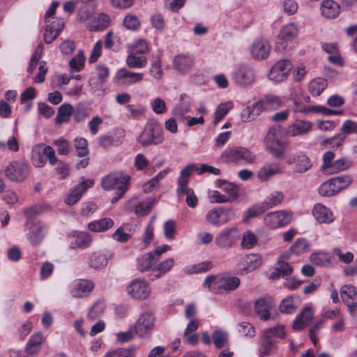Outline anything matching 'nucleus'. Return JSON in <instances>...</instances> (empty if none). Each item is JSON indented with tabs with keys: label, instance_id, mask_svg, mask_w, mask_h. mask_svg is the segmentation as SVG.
<instances>
[{
	"label": "nucleus",
	"instance_id": "nucleus-59",
	"mask_svg": "<svg viewBox=\"0 0 357 357\" xmlns=\"http://www.w3.org/2000/svg\"><path fill=\"white\" fill-rule=\"evenodd\" d=\"M309 250V243L305 238L298 239L290 248L291 253L299 255Z\"/></svg>",
	"mask_w": 357,
	"mask_h": 357
},
{
	"label": "nucleus",
	"instance_id": "nucleus-14",
	"mask_svg": "<svg viewBox=\"0 0 357 357\" xmlns=\"http://www.w3.org/2000/svg\"><path fill=\"white\" fill-rule=\"evenodd\" d=\"M340 294L349 314L354 315L357 310V288L352 284H344L341 287Z\"/></svg>",
	"mask_w": 357,
	"mask_h": 357
},
{
	"label": "nucleus",
	"instance_id": "nucleus-15",
	"mask_svg": "<svg viewBox=\"0 0 357 357\" xmlns=\"http://www.w3.org/2000/svg\"><path fill=\"white\" fill-rule=\"evenodd\" d=\"M291 68L292 64L289 60H280L271 68L268 78L275 82H282L287 78Z\"/></svg>",
	"mask_w": 357,
	"mask_h": 357
},
{
	"label": "nucleus",
	"instance_id": "nucleus-45",
	"mask_svg": "<svg viewBox=\"0 0 357 357\" xmlns=\"http://www.w3.org/2000/svg\"><path fill=\"white\" fill-rule=\"evenodd\" d=\"M149 74L157 80H160L163 77V70L162 68V61L158 54L153 55L150 64Z\"/></svg>",
	"mask_w": 357,
	"mask_h": 357
},
{
	"label": "nucleus",
	"instance_id": "nucleus-51",
	"mask_svg": "<svg viewBox=\"0 0 357 357\" xmlns=\"http://www.w3.org/2000/svg\"><path fill=\"white\" fill-rule=\"evenodd\" d=\"M353 160L348 157H342L333 162V169L330 174H336L345 171L353 166Z\"/></svg>",
	"mask_w": 357,
	"mask_h": 357
},
{
	"label": "nucleus",
	"instance_id": "nucleus-60",
	"mask_svg": "<svg viewBox=\"0 0 357 357\" xmlns=\"http://www.w3.org/2000/svg\"><path fill=\"white\" fill-rule=\"evenodd\" d=\"M257 243V238L251 231H246L242 236L241 246L245 249H250Z\"/></svg>",
	"mask_w": 357,
	"mask_h": 357
},
{
	"label": "nucleus",
	"instance_id": "nucleus-4",
	"mask_svg": "<svg viewBox=\"0 0 357 357\" xmlns=\"http://www.w3.org/2000/svg\"><path fill=\"white\" fill-rule=\"evenodd\" d=\"M137 141L144 147L158 145L162 143L164 137L162 127L159 123L154 119L149 120L139 136Z\"/></svg>",
	"mask_w": 357,
	"mask_h": 357
},
{
	"label": "nucleus",
	"instance_id": "nucleus-30",
	"mask_svg": "<svg viewBox=\"0 0 357 357\" xmlns=\"http://www.w3.org/2000/svg\"><path fill=\"white\" fill-rule=\"evenodd\" d=\"M282 173V169L278 163H267L259 170L257 177L261 181H267L273 176Z\"/></svg>",
	"mask_w": 357,
	"mask_h": 357
},
{
	"label": "nucleus",
	"instance_id": "nucleus-55",
	"mask_svg": "<svg viewBox=\"0 0 357 357\" xmlns=\"http://www.w3.org/2000/svg\"><path fill=\"white\" fill-rule=\"evenodd\" d=\"M206 220L208 222L215 227L222 225L220 207L209 210L206 215Z\"/></svg>",
	"mask_w": 357,
	"mask_h": 357
},
{
	"label": "nucleus",
	"instance_id": "nucleus-12",
	"mask_svg": "<svg viewBox=\"0 0 357 357\" xmlns=\"http://www.w3.org/2000/svg\"><path fill=\"white\" fill-rule=\"evenodd\" d=\"M5 176L10 181L22 182L29 174V165L24 162H10L4 170Z\"/></svg>",
	"mask_w": 357,
	"mask_h": 357
},
{
	"label": "nucleus",
	"instance_id": "nucleus-38",
	"mask_svg": "<svg viewBox=\"0 0 357 357\" xmlns=\"http://www.w3.org/2000/svg\"><path fill=\"white\" fill-rule=\"evenodd\" d=\"M261 264V257L257 254H250L246 255L243 261V268L242 271L248 273L256 268H257Z\"/></svg>",
	"mask_w": 357,
	"mask_h": 357
},
{
	"label": "nucleus",
	"instance_id": "nucleus-29",
	"mask_svg": "<svg viewBox=\"0 0 357 357\" xmlns=\"http://www.w3.org/2000/svg\"><path fill=\"white\" fill-rule=\"evenodd\" d=\"M111 252H93L89 257V265L94 269H100L105 267L108 260L112 257Z\"/></svg>",
	"mask_w": 357,
	"mask_h": 357
},
{
	"label": "nucleus",
	"instance_id": "nucleus-28",
	"mask_svg": "<svg viewBox=\"0 0 357 357\" xmlns=\"http://www.w3.org/2000/svg\"><path fill=\"white\" fill-rule=\"evenodd\" d=\"M313 316L314 312L312 307H304L296 318L293 324V328L296 331L303 329L311 323Z\"/></svg>",
	"mask_w": 357,
	"mask_h": 357
},
{
	"label": "nucleus",
	"instance_id": "nucleus-16",
	"mask_svg": "<svg viewBox=\"0 0 357 357\" xmlns=\"http://www.w3.org/2000/svg\"><path fill=\"white\" fill-rule=\"evenodd\" d=\"M269 41L264 38H259L250 45V52L252 57L257 61L266 59L271 52Z\"/></svg>",
	"mask_w": 357,
	"mask_h": 357
},
{
	"label": "nucleus",
	"instance_id": "nucleus-43",
	"mask_svg": "<svg viewBox=\"0 0 357 357\" xmlns=\"http://www.w3.org/2000/svg\"><path fill=\"white\" fill-rule=\"evenodd\" d=\"M213 267L210 261H205L196 264L185 266L183 268V272L187 275L197 274L205 273Z\"/></svg>",
	"mask_w": 357,
	"mask_h": 357
},
{
	"label": "nucleus",
	"instance_id": "nucleus-53",
	"mask_svg": "<svg viewBox=\"0 0 357 357\" xmlns=\"http://www.w3.org/2000/svg\"><path fill=\"white\" fill-rule=\"evenodd\" d=\"M258 109L255 107V103L252 106L245 107L241 114V120L243 122H249L254 120L261 112V109Z\"/></svg>",
	"mask_w": 357,
	"mask_h": 357
},
{
	"label": "nucleus",
	"instance_id": "nucleus-3",
	"mask_svg": "<svg viewBox=\"0 0 357 357\" xmlns=\"http://www.w3.org/2000/svg\"><path fill=\"white\" fill-rule=\"evenodd\" d=\"M220 159L225 163L245 165L255 163L256 155L246 147L233 146L227 147L222 151Z\"/></svg>",
	"mask_w": 357,
	"mask_h": 357
},
{
	"label": "nucleus",
	"instance_id": "nucleus-23",
	"mask_svg": "<svg viewBox=\"0 0 357 357\" xmlns=\"http://www.w3.org/2000/svg\"><path fill=\"white\" fill-rule=\"evenodd\" d=\"M298 33V30L294 24H288L284 26L278 36L277 48L284 49L288 42L292 40Z\"/></svg>",
	"mask_w": 357,
	"mask_h": 357
},
{
	"label": "nucleus",
	"instance_id": "nucleus-7",
	"mask_svg": "<svg viewBox=\"0 0 357 357\" xmlns=\"http://www.w3.org/2000/svg\"><path fill=\"white\" fill-rule=\"evenodd\" d=\"M126 291L132 299L145 301L151 295V288L146 280L136 278L127 285Z\"/></svg>",
	"mask_w": 357,
	"mask_h": 357
},
{
	"label": "nucleus",
	"instance_id": "nucleus-46",
	"mask_svg": "<svg viewBox=\"0 0 357 357\" xmlns=\"http://www.w3.org/2000/svg\"><path fill=\"white\" fill-rule=\"evenodd\" d=\"M264 202L257 203L250 207L244 213L243 219L246 221L248 219L259 217L268 209Z\"/></svg>",
	"mask_w": 357,
	"mask_h": 357
},
{
	"label": "nucleus",
	"instance_id": "nucleus-10",
	"mask_svg": "<svg viewBox=\"0 0 357 357\" xmlns=\"http://www.w3.org/2000/svg\"><path fill=\"white\" fill-rule=\"evenodd\" d=\"M130 177L122 172L113 173L102 180V187L107 190H114L126 192L130 184Z\"/></svg>",
	"mask_w": 357,
	"mask_h": 357
},
{
	"label": "nucleus",
	"instance_id": "nucleus-34",
	"mask_svg": "<svg viewBox=\"0 0 357 357\" xmlns=\"http://www.w3.org/2000/svg\"><path fill=\"white\" fill-rule=\"evenodd\" d=\"M137 261V270L144 273L153 269V266L158 261V257H154L153 254L150 252L139 257Z\"/></svg>",
	"mask_w": 357,
	"mask_h": 357
},
{
	"label": "nucleus",
	"instance_id": "nucleus-18",
	"mask_svg": "<svg viewBox=\"0 0 357 357\" xmlns=\"http://www.w3.org/2000/svg\"><path fill=\"white\" fill-rule=\"evenodd\" d=\"M153 205L151 199L139 202L137 197H134L125 203L124 208L129 212L134 211L138 216H144L150 212Z\"/></svg>",
	"mask_w": 357,
	"mask_h": 357
},
{
	"label": "nucleus",
	"instance_id": "nucleus-58",
	"mask_svg": "<svg viewBox=\"0 0 357 357\" xmlns=\"http://www.w3.org/2000/svg\"><path fill=\"white\" fill-rule=\"evenodd\" d=\"M345 136H344L342 134H338L333 137L324 140L321 143V146H324L325 148H338L339 146H342V143L345 140Z\"/></svg>",
	"mask_w": 357,
	"mask_h": 357
},
{
	"label": "nucleus",
	"instance_id": "nucleus-47",
	"mask_svg": "<svg viewBox=\"0 0 357 357\" xmlns=\"http://www.w3.org/2000/svg\"><path fill=\"white\" fill-rule=\"evenodd\" d=\"M73 113V107L70 104H63L58 109L57 115L55 118L56 123L68 122L70 116Z\"/></svg>",
	"mask_w": 357,
	"mask_h": 357
},
{
	"label": "nucleus",
	"instance_id": "nucleus-39",
	"mask_svg": "<svg viewBox=\"0 0 357 357\" xmlns=\"http://www.w3.org/2000/svg\"><path fill=\"white\" fill-rule=\"evenodd\" d=\"M113 220L105 218L91 222L88 224V229L93 232H104L114 226Z\"/></svg>",
	"mask_w": 357,
	"mask_h": 357
},
{
	"label": "nucleus",
	"instance_id": "nucleus-1",
	"mask_svg": "<svg viewBox=\"0 0 357 357\" xmlns=\"http://www.w3.org/2000/svg\"><path fill=\"white\" fill-rule=\"evenodd\" d=\"M48 208L47 206L40 205L34 206L24 211V215L29 220L26 227V236L29 243L33 246H37L41 243L47 233V227L43 222L40 221L33 222L31 219L33 215L41 213Z\"/></svg>",
	"mask_w": 357,
	"mask_h": 357
},
{
	"label": "nucleus",
	"instance_id": "nucleus-40",
	"mask_svg": "<svg viewBox=\"0 0 357 357\" xmlns=\"http://www.w3.org/2000/svg\"><path fill=\"white\" fill-rule=\"evenodd\" d=\"M301 301L297 296H289L283 299L280 305V310L282 313L291 314L299 307Z\"/></svg>",
	"mask_w": 357,
	"mask_h": 357
},
{
	"label": "nucleus",
	"instance_id": "nucleus-33",
	"mask_svg": "<svg viewBox=\"0 0 357 357\" xmlns=\"http://www.w3.org/2000/svg\"><path fill=\"white\" fill-rule=\"evenodd\" d=\"M174 265V259L168 258L161 261L157 267L152 270V273L149 275L151 280H155L161 278L162 275L168 273Z\"/></svg>",
	"mask_w": 357,
	"mask_h": 357
},
{
	"label": "nucleus",
	"instance_id": "nucleus-48",
	"mask_svg": "<svg viewBox=\"0 0 357 357\" xmlns=\"http://www.w3.org/2000/svg\"><path fill=\"white\" fill-rule=\"evenodd\" d=\"M31 162L35 167H42L46 163L42 144H36L33 146L31 153Z\"/></svg>",
	"mask_w": 357,
	"mask_h": 357
},
{
	"label": "nucleus",
	"instance_id": "nucleus-62",
	"mask_svg": "<svg viewBox=\"0 0 357 357\" xmlns=\"http://www.w3.org/2000/svg\"><path fill=\"white\" fill-rule=\"evenodd\" d=\"M238 332L243 336L252 338L255 336L256 331L255 327L249 322H241L238 324Z\"/></svg>",
	"mask_w": 357,
	"mask_h": 357
},
{
	"label": "nucleus",
	"instance_id": "nucleus-35",
	"mask_svg": "<svg viewBox=\"0 0 357 357\" xmlns=\"http://www.w3.org/2000/svg\"><path fill=\"white\" fill-rule=\"evenodd\" d=\"M320 9L322 15L328 19L337 17L340 13V6L333 0L324 1Z\"/></svg>",
	"mask_w": 357,
	"mask_h": 357
},
{
	"label": "nucleus",
	"instance_id": "nucleus-27",
	"mask_svg": "<svg viewBox=\"0 0 357 357\" xmlns=\"http://www.w3.org/2000/svg\"><path fill=\"white\" fill-rule=\"evenodd\" d=\"M312 123L310 121L296 119L290 125L287 130L289 136L295 137L298 135H305L312 130Z\"/></svg>",
	"mask_w": 357,
	"mask_h": 357
},
{
	"label": "nucleus",
	"instance_id": "nucleus-9",
	"mask_svg": "<svg viewBox=\"0 0 357 357\" xmlns=\"http://www.w3.org/2000/svg\"><path fill=\"white\" fill-rule=\"evenodd\" d=\"M285 162L287 165L291 166L293 172L296 174H304L313 167V162L310 158L303 151L289 155Z\"/></svg>",
	"mask_w": 357,
	"mask_h": 357
},
{
	"label": "nucleus",
	"instance_id": "nucleus-44",
	"mask_svg": "<svg viewBox=\"0 0 357 357\" xmlns=\"http://www.w3.org/2000/svg\"><path fill=\"white\" fill-rule=\"evenodd\" d=\"M137 55V54L132 52L128 54L126 63L130 68H144L146 66L148 62L146 57Z\"/></svg>",
	"mask_w": 357,
	"mask_h": 357
},
{
	"label": "nucleus",
	"instance_id": "nucleus-63",
	"mask_svg": "<svg viewBox=\"0 0 357 357\" xmlns=\"http://www.w3.org/2000/svg\"><path fill=\"white\" fill-rule=\"evenodd\" d=\"M75 147L77 151V155L84 157L88 155V143L84 138H76L75 140Z\"/></svg>",
	"mask_w": 357,
	"mask_h": 357
},
{
	"label": "nucleus",
	"instance_id": "nucleus-26",
	"mask_svg": "<svg viewBox=\"0 0 357 357\" xmlns=\"http://www.w3.org/2000/svg\"><path fill=\"white\" fill-rule=\"evenodd\" d=\"M93 184V181L91 179H86L81 182L70 191L66 199V203L69 206H72L77 203L86 189L92 187Z\"/></svg>",
	"mask_w": 357,
	"mask_h": 357
},
{
	"label": "nucleus",
	"instance_id": "nucleus-17",
	"mask_svg": "<svg viewBox=\"0 0 357 357\" xmlns=\"http://www.w3.org/2000/svg\"><path fill=\"white\" fill-rule=\"evenodd\" d=\"M94 288V283L89 280L77 279L69 285V292L73 297L84 298L89 295Z\"/></svg>",
	"mask_w": 357,
	"mask_h": 357
},
{
	"label": "nucleus",
	"instance_id": "nucleus-24",
	"mask_svg": "<svg viewBox=\"0 0 357 357\" xmlns=\"http://www.w3.org/2000/svg\"><path fill=\"white\" fill-rule=\"evenodd\" d=\"M70 247L71 248H86L90 246L92 238L89 233L73 231L68 235Z\"/></svg>",
	"mask_w": 357,
	"mask_h": 357
},
{
	"label": "nucleus",
	"instance_id": "nucleus-50",
	"mask_svg": "<svg viewBox=\"0 0 357 357\" xmlns=\"http://www.w3.org/2000/svg\"><path fill=\"white\" fill-rule=\"evenodd\" d=\"M327 84L326 79L318 77L310 82L308 89L312 96H317L326 88Z\"/></svg>",
	"mask_w": 357,
	"mask_h": 357
},
{
	"label": "nucleus",
	"instance_id": "nucleus-19",
	"mask_svg": "<svg viewBox=\"0 0 357 357\" xmlns=\"http://www.w3.org/2000/svg\"><path fill=\"white\" fill-rule=\"evenodd\" d=\"M143 78V73L132 72L125 68L119 69L115 75L116 81L121 85H132L141 82Z\"/></svg>",
	"mask_w": 357,
	"mask_h": 357
},
{
	"label": "nucleus",
	"instance_id": "nucleus-64",
	"mask_svg": "<svg viewBox=\"0 0 357 357\" xmlns=\"http://www.w3.org/2000/svg\"><path fill=\"white\" fill-rule=\"evenodd\" d=\"M137 348L130 345L126 348H118L114 350L116 357H135Z\"/></svg>",
	"mask_w": 357,
	"mask_h": 357
},
{
	"label": "nucleus",
	"instance_id": "nucleus-31",
	"mask_svg": "<svg viewBox=\"0 0 357 357\" xmlns=\"http://www.w3.org/2000/svg\"><path fill=\"white\" fill-rule=\"evenodd\" d=\"M258 344L259 356L263 357L271 355L273 352L276 342L273 339L263 333L259 340Z\"/></svg>",
	"mask_w": 357,
	"mask_h": 357
},
{
	"label": "nucleus",
	"instance_id": "nucleus-5",
	"mask_svg": "<svg viewBox=\"0 0 357 357\" xmlns=\"http://www.w3.org/2000/svg\"><path fill=\"white\" fill-rule=\"evenodd\" d=\"M265 142L266 149L275 158L280 159L284 156L288 142L280 139L276 128L269 129L265 137Z\"/></svg>",
	"mask_w": 357,
	"mask_h": 357
},
{
	"label": "nucleus",
	"instance_id": "nucleus-56",
	"mask_svg": "<svg viewBox=\"0 0 357 357\" xmlns=\"http://www.w3.org/2000/svg\"><path fill=\"white\" fill-rule=\"evenodd\" d=\"M84 62L85 57L84 55V52L83 51L79 50L77 54L75 57H73L69 62L71 70L79 72L84 68Z\"/></svg>",
	"mask_w": 357,
	"mask_h": 357
},
{
	"label": "nucleus",
	"instance_id": "nucleus-41",
	"mask_svg": "<svg viewBox=\"0 0 357 357\" xmlns=\"http://www.w3.org/2000/svg\"><path fill=\"white\" fill-rule=\"evenodd\" d=\"M334 178L324 182L319 188L318 191L321 196L333 197L340 192Z\"/></svg>",
	"mask_w": 357,
	"mask_h": 357
},
{
	"label": "nucleus",
	"instance_id": "nucleus-21",
	"mask_svg": "<svg viewBox=\"0 0 357 357\" xmlns=\"http://www.w3.org/2000/svg\"><path fill=\"white\" fill-rule=\"evenodd\" d=\"M275 307V303L271 297L261 298L255 301V312L261 320L270 318V312Z\"/></svg>",
	"mask_w": 357,
	"mask_h": 357
},
{
	"label": "nucleus",
	"instance_id": "nucleus-11",
	"mask_svg": "<svg viewBox=\"0 0 357 357\" xmlns=\"http://www.w3.org/2000/svg\"><path fill=\"white\" fill-rule=\"evenodd\" d=\"M155 325V318L150 312H144L137 319L134 326L135 333L140 338L148 339L151 336Z\"/></svg>",
	"mask_w": 357,
	"mask_h": 357
},
{
	"label": "nucleus",
	"instance_id": "nucleus-2",
	"mask_svg": "<svg viewBox=\"0 0 357 357\" xmlns=\"http://www.w3.org/2000/svg\"><path fill=\"white\" fill-rule=\"evenodd\" d=\"M240 283V279L237 277L211 275L205 278L203 286L213 294H222L236 290Z\"/></svg>",
	"mask_w": 357,
	"mask_h": 357
},
{
	"label": "nucleus",
	"instance_id": "nucleus-37",
	"mask_svg": "<svg viewBox=\"0 0 357 357\" xmlns=\"http://www.w3.org/2000/svg\"><path fill=\"white\" fill-rule=\"evenodd\" d=\"M45 337L41 332L33 334L26 343L25 350L28 354H36L39 352L40 345L44 342Z\"/></svg>",
	"mask_w": 357,
	"mask_h": 357
},
{
	"label": "nucleus",
	"instance_id": "nucleus-25",
	"mask_svg": "<svg viewBox=\"0 0 357 357\" xmlns=\"http://www.w3.org/2000/svg\"><path fill=\"white\" fill-rule=\"evenodd\" d=\"M283 105L281 98L273 94H268L265 96L258 102H255V107L259 108L261 112L263 110H275L280 108Z\"/></svg>",
	"mask_w": 357,
	"mask_h": 357
},
{
	"label": "nucleus",
	"instance_id": "nucleus-32",
	"mask_svg": "<svg viewBox=\"0 0 357 357\" xmlns=\"http://www.w3.org/2000/svg\"><path fill=\"white\" fill-rule=\"evenodd\" d=\"M193 65L194 59L188 54H178L174 57L173 61L174 68L181 73L188 72Z\"/></svg>",
	"mask_w": 357,
	"mask_h": 357
},
{
	"label": "nucleus",
	"instance_id": "nucleus-42",
	"mask_svg": "<svg viewBox=\"0 0 357 357\" xmlns=\"http://www.w3.org/2000/svg\"><path fill=\"white\" fill-rule=\"evenodd\" d=\"M206 167L207 164H201L199 167L194 163L189 164L181 171L178 177L189 181L190 177L194 172L201 175L206 173Z\"/></svg>",
	"mask_w": 357,
	"mask_h": 357
},
{
	"label": "nucleus",
	"instance_id": "nucleus-13",
	"mask_svg": "<svg viewBox=\"0 0 357 357\" xmlns=\"http://www.w3.org/2000/svg\"><path fill=\"white\" fill-rule=\"evenodd\" d=\"M239 231L237 227H226L215 236V244L221 249L231 248L239 239Z\"/></svg>",
	"mask_w": 357,
	"mask_h": 357
},
{
	"label": "nucleus",
	"instance_id": "nucleus-61",
	"mask_svg": "<svg viewBox=\"0 0 357 357\" xmlns=\"http://www.w3.org/2000/svg\"><path fill=\"white\" fill-rule=\"evenodd\" d=\"M212 337L215 346L218 349L223 347L228 340V334L222 331H214Z\"/></svg>",
	"mask_w": 357,
	"mask_h": 357
},
{
	"label": "nucleus",
	"instance_id": "nucleus-52",
	"mask_svg": "<svg viewBox=\"0 0 357 357\" xmlns=\"http://www.w3.org/2000/svg\"><path fill=\"white\" fill-rule=\"evenodd\" d=\"M335 153L331 151H326L322 156V165L320 167L321 171L324 174H330L333 169Z\"/></svg>",
	"mask_w": 357,
	"mask_h": 357
},
{
	"label": "nucleus",
	"instance_id": "nucleus-22",
	"mask_svg": "<svg viewBox=\"0 0 357 357\" xmlns=\"http://www.w3.org/2000/svg\"><path fill=\"white\" fill-rule=\"evenodd\" d=\"M312 213L319 224H330L335 220L331 210L320 203L314 204Z\"/></svg>",
	"mask_w": 357,
	"mask_h": 357
},
{
	"label": "nucleus",
	"instance_id": "nucleus-57",
	"mask_svg": "<svg viewBox=\"0 0 357 357\" xmlns=\"http://www.w3.org/2000/svg\"><path fill=\"white\" fill-rule=\"evenodd\" d=\"M130 50L132 53L137 54H146L149 52V47L146 41L144 39H138L130 45Z\"/></svg>",
	"mask_w": 357,
	"mask_h": 357
},
{
	"label": "nucleus",
	"instance_id": "nucleus-20",
	"mask_svg": "<svg viewBox=\"0 0 357 357\" xmlns=\"http://www.w3.org/2000/svg\"><path fill=\"white\" fill-rule=\"evenodd\" d=\"M188 180L178 178L176 193L178 196L186 195V204L190 208H195L198 204V199L194 190L188 187Z\"/></svg>",
	"mask_w": 357,
	"mask_h": 357
},
{
	"label": "nucleus",
	"instance_id": "nucleus-6",
	"mask_svg": "<svg viewBox=\"0 0 357 357\" xmlns=\"http://www.w3.org/2000/svg\"><path fill=\"white\" fill-rule=\"evenodd\" d=\"M293 213L287 210L269 212L264 217V225L271 229H275L288 225L292 221Z\"/></svg>",
	"mask_w": 357,
	"mask_h": 357
},
{
	"label": "nucleus",
	"instance_id": "nucleus-36",
	"mask_svg": "<svg viewBox=\"0 0 357 357\" xmlns=\"http://www.w3.org/2000/svg\"><path fill=\"white\" fill-rule=\"evenodd\" d=\"M293 271L291 266L286 261H279L278 266L273 268L269 275V278L277 280L280 278H287L291 275Z\"/></svg>",
	"mask_w": 357,
	"mask_h": 357
},
{
	"label": "nucleus",
	"instance_id": "nucleus-8",
	"mask_svg": "<svg viewBox=\"0 0 357 357\" xmlns=\"http://www.w3.org/2000/svg\"><path fill=\"white\" fill-rule=\"evenodd\" d=\"M232 79L239 86H249L256 81L255 68L248 64H241L236 67L232 73Z\"/></svg>",
	"mask_w": 357,
	"mask_h": 357
},
{
	"label": "nucleus",
	"instance_id": "nucleus-54",
	"mask_svg": "<svg viewBox=\"0 0 357 357\" xmlns=\"http://www.w3.org/2000/svg\"><path fill=\"white\" fill-rule=\"evenodd\" d=\"M232 107L233 104L230 101L220 104L215 109L213 123L215 125L218 124L227 114Z\"/></svg>",
	"mask_w": 357,
	"mask_h": 357
},
{
	"label": "nucleus",
	"instance_id": "nucleus-49",
	"mask_svg": "<svg viewBox=\"0 0 357 357\" xmlns=\"http://www.w3.org/2000/svg\"><path fill=\"white\" fill-rule=\"evenodd\" d=\"M284 194L279 190H274L267 195L264 203L266 205L268 209L274 208L280 205L284 200Z\"/></svg>",
	"mask_w": 357,
	"mask_h": 357
}]
</instances>
